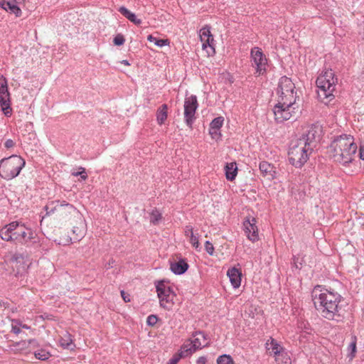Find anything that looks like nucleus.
Here are the masks:
<instances>
[{
	"label": "nucleus",
	"instance_id": "1",
	"mask_svg": "<svg viewBox=\"0 0 364 364\" xmlns=\"http://www.w3.org/2000/svg\"><path fill=\"white\" fill-rule=\"evenodd\" d=\"M311 299L315 309L322 317L329 321L343 322L345 310L341 301L343 297L333 289L322 285H316L311 291Z\"/></svg>",
	"mask_w": 364,
	"mask_h": 364
},
{
	"label": "nucleus",
	"instance_id": "2",
	"mask_svg": "<svg viewBox=\"0 0 364 364\" xmlns=\"http://www.w3.org/2000/svg\"><path fill=\"white\" fill-rule=\"evenodd\" d=\"M357 145L350 135L337 136L327 147V154L333 161L348 166L353 161Z\"/></svg>",
	"mask_w": 364,
	"mask_h": 364
},
{
	"label": "nucleus",
	"instance_id": "3",
	"mask_svg": "<svg viewBox=\"0 0 364 364\" xmlns=\"http://www.w3.org/2000/svg\"><path fill=\"white\" fill-rule=\"evenodd\" d=\"M0 237L6 242L26 244L34 238V232L18 221H14L0 229Z\"/></svg>",
	"mask_w": 364,
	"mask_h": 364
},
{
	"label": "nucleus",
	"instance_id": "4",
	"mask_svg": "<svg viewBox=\"0 0 364 364\" xmlns=\"http://www.w3.org/2000/svg\"><path fill=\"white\" fill-rule=\"evenodd\" d=\"M337 82L338 79L332 69H325L318 76L316 84L318 98L321 102L328 104L334 98L333 92Z\"/></svg>",
	"mask_w": 364,
	"mask_h": 364
},
{
	"label": "nucleus",
	"instance_id": "5",
	"mask_svg": "<svg viewBox=\"0 0 364 364\" xmlns=\"http://www.w3.org/2000/svg\"><path fill=\"white\" fill-rule=\"evenodd\" d=\"M302 139L293 140L288 151V159L290 164L297 168H301L309 160L313 150L303 142Z\"/></svg>",
	"mask_w": 364,
	"mask_h": 364
},
{
	"label": "nucleus",
	"instance_id": "6",
	"mask_svg": "<svg viewBox=\"0 0 364 364\" xmlns=\"http://www.w3.org/2000/svg\"><path fill=\"white\" fill-rule=\"evenodd\" d=\"M26 164L20 156L11 155L0 161V176L5 180H11L18 176Z\"/></svg>",
	"mask_w": 364,
	"mask_h": 364
},
{
	"label": "nucleus",
	"instance_id": "7",
	"mask_svg": "<svg viewBox=\"0 0 364 364\" xmlns=\"http://www.w3.org/2000/svg\"><path fill=\"white\" fill-rule=\"evenodd\" d=\"M250 61L255 69V76L265 75L267 73L268 59L259 47H253L250 50Z\"/></svg>",
	"mask_w": 364,
	"mask_h": 364
},
{
	"label": "nucleus",
	"instance_id": "8",
	"mask_svg": "<svg viewBox=\"0 0 364 364\" xmlns=\"http://www.w3.org/2000/svg\"><path fill=\"white\" fill-rule=\"evenodd\" d=\"M156 292L159 299L160 306L165 309H171L176 297L173 288L166 284L164 280L159 281L156 284Z\"/></svg>",
	"mask_w": 364,
	"mask_h": 364
},
{
	"label": "nucleus",
	"instance_id": "9",
	"mask_svg": "<svg viewBox=\"0 0 364 364\" xmlns=\"http://www.w3.org/2000/svg\"><path fill=\"white\" fill-rule=\"evenodd\" d=\"M198 107L197 97L191 95L186 97L184 100V121L186 124L191 129L196 120V112Z\"/></svg>",
	"mask_w": 364,
	"mask_h": 364
},
{
	"label": "nucleus",
	"instance_id": "10",
	"mask_svg": "<svg viewBox=\"0 0 364 364\" xmlns=\"http://www.w3.org/2000/svg\"><path fill=\"white\" fill-rule=\"evenodd\" d=\"M322 136V127L318 124H313L309 127L306 133L303 134L299 139H302L307 147L312 149L316 148L317 143Z\"/></svg>",
	"mask_w": 364,
	"mask_h": 364
},
{
	"label": "nucleus",
	"instance_id": "11",
	"mask_svg": "<svg viewBox=\"0 0 364 364\" xmlns=\"http://www.w3.org/2000/svg\"><path fill=\"white\" fill-rule=\"evenodd\" d=\"M298 108V105H294V107H285L283 105L276 104L272 109L275 121L277 123H282L290 119Z\"/></svg>",
	"mask_w": 364,
	"mask_h": 364
},
{
	"label": "nucleus",
	"instance_id": "12",
	"mask_svg": "<svg viewBox=\"0 0 364 364\" xmlns=\"http://www.w3.org/2000/svg\"><path fill=\"white\" fill-rule=\"evenodd\" d=\"M190 342L191 343L189 344H183L181 346V349L178 353L179 357H181L182 358L188 357L198 349H201L202 348L208 346V343L202 345L201 342H200L199 337L190 340Z\"/></svg>",
	"mask_w": 364,
	"mask_h": 364
},
{
	"label": "nucleus",
	"instance_id": "13",
	"mask_svg": "<svg viewBox=\"0 0 364 364\" xmlns=\"http://www.w3.org/2000/svg\"><path fill=\"white\" fill-rule=\"evenodd\" d=\"M0 105L1 111L6 117L12 114L11 94L6 86H0Z\"/></svg>",
	"mask_w": 364,
	"mask_h": 364
},
{
	"label": "nucleus",
	"instance_id": "14",
	"mask_svg": "<svg viewBox=\"0 0 364 364\" xmlns=\"http://www.w3.org/2000/svg\"><path fill=\"white\" fill-rule=\"evenodd\" d=\"M243 225L247 238L253 242L257 241L259 235L255 218H252L251 220L250 218L246 219L243 223Z\"/></svg>",
	"mask_w": 364,
	"mask_h": 364
},
{
	"label": "nucleus",
	"instance_id": "15",
	"mask_svg": "<svg viewBox=\"0 0 364 364\" xmlns=\"http://www.w3.org/2000/svg\"><path fill=\"white\" fill-rule=\"evenodd\" d=\"M189 265L186 259L181 258L177 262H171L170 264L171 271L176 275H181L188 269Z\"/></svg>",
	"mask_w": 364,
	"mask_h": 364
},
{
	"label": "nucleus",
	"instance_id": "16",
	"mask_svg": "<svg viewBox=\"0 0 364 364\" xmlns=\"http://www.w3.org/2000/svg\"><path fill=\"white\" fill-rule=\"evenodd\" d=\"M278 95L277 103L278 105H283L285 107H294L297 105L296 100L299 98L297 95Z\"/></svg>",
	"mask_w": 364,
	"mask_h": 364
},
{
	"label": "nucleus",
	"instance_id": "17",
	"mask_svg": "<svg viewBox=\"0 0 364 364\" xmlns=\"http://www.w3.org/2000/svg\"><path fill=\"white\" fill-rule=\"evenodd\" d=\"M227 275L228 276L233 288L237 289L240 286L242 272L239 269L236 267L229 269L228 270Z\"/></svg>",
	"mask_w": 364,
	"mask_h": 364
},
{
	"label": "nucleus",
	"instance_id": "18",
	"mask_svg": "<svg viewBox=\"0 0 364 364\" xmlns=\"http://www.w3.org/2000/svg\"><path fill=\"white\" fill-rule=\"evenodd\" d=\"M295 85L291 78L282 76L279 79L277 93L282 92L283 91L295 90Z\"/></svg>",
	"mask_w": 364,
	"mask_h": 364
},
{
	"label": "nucleus",
	"instance_id": "19",
	"mask_svg": "<svg viewBox=\"0 0 364 364\" xmlns=\"http://www.w3.org/2000/svg\"><path fill=\"white\" fill-rule=\"evenodd\" d=\"M0 7L11 14H14L16 17H20L22 14L21 9L13 1H0Z\"/></svg>",
	"mask_w": 364,
	"mask_h": 364
},
{
	"label": "nucleus",
	"instance_id": "20",
	"mask_svg": "<svg viewBox=\"0 0 364 364\" xmlns=\"http://www.w3.org/2000/svg\"><path fill=\"white\" fill-rule=\"evenodd\" d=\"M28 348L29 346H28L27 341L15 342L10 346V350L14 353H30L31 350Z\"/></svg>",
	"mask_w": 364,
	"mask_h": 364
},
{
	"label": "nucleus",
	"instance_id": "21",
	"mask_svg": "<svg viewBox=\"0 0 364 364\" xmlns=\"http://www.w3.org/2000/svg\"><path fill=\"white\" fill-rule=\"evenodd\" d=\"M118 11L124 16L126 18H127L129 21L133 23L134 24L139 26L141 23V20L138 18L135 14L130 11L125 6H120L118 9Z\"/></svg>",
	"mask_w": 364,
	"mask_h": 364
},
{
	"label": "nucleus",
	"instance_id": "22",
	"mask_svg": "<svg viewBox=\"0 0 364 364\" xmlns=\"http://www.w3.org/2000/svg\"><path fill=\"white\" fill-rule=\"evenodd\" d=\"M259 168L264 176H270L271 178H274L275 171L272 164L267 161H263L259 163Z\"/></svg>",
	"mask_w": 364,
	"mask_h": 364
},
{
	"label": "nucleus",
	"instance_id": "23",
	"mask_svg": "<svg viewBox=\"0 0 364 364\" xmlns=\"http://www.w3.org/2000/svg\"><path fill=\"white\" fill-rule=\"evenodd\" d=\"M266 348L268 350L272 348V350L274 356L279 354L282 351L286 350L284 347H282L280 345V343L277 341H276L272 337H270L269 339L267 340V341L266 342Z\"/></svg>",
	"mask_w": 364,
	"mask_h": 364
},
{
	"label": "nucleus",
	"instance_id": "24",
	"mask_svg": "<svg viewBox=\"0 0 364 364\" xmlns=\"http://www.w3.org/2000/svg\"><path fill=\"white\" fill-rule=\"evenodd\" d=\"M225 176L228 181H232L237 174V167L235 162L227 163L225 166Z\"/></svg>",
	"mask_w": 364,
	"mask_h": 364
},
{
	"label": "nucleus",
	"instance_id": "25",
	"mask_svg": "<svg viewBox=\"0 0 364 364\" xmlns=\"http://www.w3.org/2000/svg\"><path fill=\"white\" fill-rule=\"evenodd\" d=\"M60 346L64 349L73 350L75 347V345L73 343V340L72 338V336L66 333L63 336H62L59 340Z\"/></svg>",
	"mask_w": 364,
	"mask_h": 364
},
{
	"label": "nucleus",
	"instance_id": "26",
	"mask_svg": "<svg viewBox=\"0 0 364 364\" xmlns=\"http://www.w3.org/2000/svg\"><path fill=\"white\" fill-rule=\"evenodd\" d=\"M168 105L166 104L161 105L156 111V120L159 124H163L167 119Z\"/></svg>",
	"mask_w": 364,
	"mask_h": 364
},
{
	"label": "nucleus",
	"instance_id": "27",
	"mask_svg": "<svg viewBox=\"0 0 364 364\" xmlns=\"http://www.w3.org/2000/svg\"><path fill=\"white\" fill-rule=\"evenodd\" d=\"M35 358L40 360H47L51 357L50 353L44 348H38L33 351Z\"/></svg>",
	"mask_w": 364,
	"mask_h": 364
},
{
	"label": "nucleus",
	"instance_id": "28",
	"mask_svg": "<svg viewBox=\"0 0 364 364\" xmlns=\"http://www.w3.org/2000/svg\"><path fill=\"white\" fill-rule=\"evenodd\" d=\"M274 357L275 360L278 364H291V358L286 350L282 351Z\"/></svg>",
	"mask_w": 364,
	"mask_h": 364
},
{
	"label": "nucleus",
	"instance_id": "29",
	"mask_svg": "<svg viewBox=\"0 0 364 364\" xmlns=\"http://www.w3.org/2000/svg\"><path fill=\"white\" fill-rule=\"evenodd\" d=\"M147 40L149 42L154 43L156 46L160 48L169 44L168 39L158 38L156 37L153 36L152 35H149L147 37Z\"/></svg>",
	"mask_w": 364,
	"mask_h": 364
},
{
	"label": "nucleus",
	"instance_id": "30",
	"mask_svg": "<svg viewBox=\"0 0 364 364\" xmlns=\"http://www.w3.org/2000/svg\"><path fill=\"white\" fill-rule=\"evenodd\" d=\"M224 122V118L223 117H215L212 120L210 124V128L212 129H220Z\"/></svg>",
	"mask_w": 364,
	"mask_h": 364
},
{
	"label": "nucleus",
	"instance_id": "31",
	"mask_svg": "<svg viewBox=\"0 0 364 364\" xmlns=\"http://www.w3.org/2000/svg\"><path fill=\"white\" fill-rule=\"evenodd\" d=\"M217 364H235V362L230 355L223 354L217 358Z\"/></svg>",
	"mask_w": 364,
	"mask_h": 364
},
{
	"label": "nucleus",
	"instance_id": "32",
	"mask_svg": "<svg viewBox=\"0 0 364 364\" xmlns=\"http://www.w3.org/2000/svg\"><path fill=\"white\" fill-rule=\"evenodd\" d=\"M161 213L156 209H154L151 213L150 222L154 225H157L161 220Z\"/></svg>",
	"mask_w": 364,
	"mask_h": 364
},
{
	"label": "nucleus",
	"instance_id": "33",
	"mask_svg": "<svg viewBox=\"0 0 364 364\" xmlns=\"http://www.w3.org/2000/svg\"><path fill=\"white\" fill-rule=\"evenodd\" d=\"M213 42H214L213 36H212V40H210L209 38L204 39V41H202L203 48L206 49L207 48H209L210 49L211 53L214 54L215 53V51Z\"/></svg>",
	"mask_w": 364,
	"mask_h": 364
},
{
	"label": "nucleus",
	"instance_id": "34",
	"mask_svg": "<svg viewBox=\"0 0 364 364\" xmlns=\"http://www.w3.org/2000/svg\"><path fill=\"white\" fill-rule=\"evenodd\" d=\"M213 35L211 34L209 27H203L200 31V37L201 41H204V39L209 38L212 40Z\"/></svg>",
	"mask_w": 364,
	"mask_h": 364
},
{
	"label": "nucleus",
	"instance_id": "35",
	"mask_svg": "<svg viewBox=\"0 0 364 364\" xmlns=\"http://www.w3.org/2000/svg\"><path fill=\"white\" fill-rule=\"evenodd\" d=\"M71 174L74 176H80L81 181H85L87 178V174L85 168L81 166L78 168L77 171H73Z\"/></svg>",
	"mask_w": 364,
	"mask_h": 364
},
{
	"label": "nucleus",
	"instance_id": "36",
	"mask_svg": "<svg viewBox=\"0 0 364 364\" xmlns=\"http://www.w3.org/2000/svg\"><path fill=\"white\" fill-rule=\"evenodd\" d=\"M21 323L18 320H12L11 332L16 335L19 334L21 332Z\"/></svg>",
	"mask_w": 364,
	"mask_h": 364
},
{
	"label": "nucleus",
	"instance_id": "37",
	"mask_svg": "<svg viewBox=\"0 0 364 364\" xmlns=\"http://www.w3.org/2000/svg\"><path fill=\"white\" fill-rule=\"evenodd\" d=\"M190 240V242L192 244V245L193 246V247L197 250V251H200L201 250V247L200 246V243H199V241H198V234L197 235H193V237H189Z\"/></svg>",
	"mask_w": 364,
	"mask_h": 364
},
{
	"label": "nucleus",
	"instance_id": "38",
	"mask_svg": "<svg viewBox=\"0 0 364 364\" xmlns=\"http://www.w3.org/2000/svg\"><path fill=\"white\" fill-rule=\"evenodd\" d=\"M292 259H293V262H292L293 267H294L297 269H301L302 267L304 259L303 258L300 259L298 256H293Z\"/></svg>",
	"mask_w": 364,
	"mask_h": 364
},
{
	"label": "nucleus",
	"instance_id": "39",
	"mask_svg": "<svg viewBox=\"0 0 364 364\" xmlns=\"http://www.w3.org/2000/svg\"><path fill=\"white\" fill-rule=\"evenodd\" d=\"M348 350L350 352L349 357L353 359L355 357L356 352V341L351 342L348 346Z\"/></svg>",
	"mask_w": 364,
	"mask_h": 364
},
{
	"label": "nucleus",
	"instance_id": "40",
	"mask_svg": "<svg viewBox=\"0 0 364 364\" xmlns=\"http://www.w3.org/2000/svg\"><path fill=\"white\" fill-rule=\"evenodd\" d=\"M159 318L156 315L151 314L146 318V323L148 326H154L158 321Z\"/></svg>",
	"mask_w": 364,
	"mask_h": 364
},
{
	"label": "nucleus",
	"instance_id": "41",
	"mask_svg": "<svg viewBox=\"0 0 364 364\" xmlns=\"http://www.w3.org/2000/svg\"><path fill=\"white\" fill-rule=\"evenodd\" d=\"M28 346H29V350L31 352L32 350H35L36 348H39V343L36 339H29L27 340Z\"/></svg>",
	"mask_w": 364,
	"mask_h": 364
},
{
	"label": "nucleus",
	"instance_id": "42",
	"mask_svg": "<svg viewBox=\"0 0 364 364\" xmlns=\"http://www.w3.org/2000/svg\"><path fill=\"white\" fill-rule=\"evenodd\" d=\"M125 39L122 34H117L113 39L115 46H122L124 43Z\"/></svg>",
	"mask_w": 364,
	"mask_h": 364
},
{
	"label": "nucleus",
	"instance_id": "43",
	"mask_svg": "<svg viewBox=\"0 0 364 364\" xmlns=\"http://www.w3.org/2000/svg\"><path fill=\"white\" fill-rule=\"evenodd\" d=\"M205 250L210 255H214L215 248L213 245L208 240L205 242Z\"/></svg>",
	"mask_w": 364,
	"mask_h": 364
},
{
	"label": "nucleus",
	"instance_id": "44",
	"mask_svg": "<svg viewBox=\"0 0 364 364\" xmlns=\"http://www.w3.org/2000/svg\"><path fill=\"white\" fill-rule=\"evenodd\" d=\"M73 234H76V236L73 237L75 241H79L82 237V232L81 230H79L77 228H73Z\"/></svg>",
	"mask_w": 364,
	"mask_h": 364
},
{
	"label": "nucleus",
	"instance_id": "45",
	"mask_svg": "<svg viewBox=\"0 0 364 364\" xmlns=\"http://www.w3.org/2000/svg\"><path fill=\"white\" fill-rule=\"evenodd\" d=\"M200 336L204 341H206L208 339V336L207 334L205 333V332L202 331H196L192 333L193 337H196Z\"/></svg>",
	"mask_w": 364,
	"mask_h": 364
},
{
	"label": "nucleus",
	"instance_id": "46",
	"mask_svg": "<svg viewBox=\"0 0 364 364\" xmlns=\"http://www.w3.org/2000/svg\"><path fill=\"white\" fill-rule=\"evenodd\" d=\"M184 234L186 237H193L194 232L192 226L186 225L184 229Z\"/></svg>",
	"mask_w": 364,
	"mask_h": 364
},
{
	"label": "nucleus",
	"instance_id": "47",
	"mask_svg": "<svg viewBox=\"0 0 364 364\" xmlns=\"http://www.w3.org/2000/svg\"><path fill=\"white\" fill-rule=\"evenodd\" d=\"M23 255L19 252H15L11 257L12 260L15 262H19L21 259H23Z\"/></svg>",
	"mask_w": 364,
	"mask_h": 364
},
{
	"label": "nucleus",
	"instance_id": "48",
	"mask_svg": "<svg viewBox=\"0 0 364 364\" xmlns=\"http://www.w3.org/2000/svg\"><path fill=\"white\" fill-rule=\"evenodd\" d=\"M181 358H182L179 357L178 354L176 353L169 360L168 364H177Z\"/></svg>",
	"mask_w": 364,
	"mask_h": 364
},
{
	"label": "nucleus",
	"instance_id": "49",
	"mask_svg": "<svg viewBox=\"0 0 364 364\" xmlns=\"http://www.w3.org/2000/svg\"><path fill=\"white\" fill-rule=\"evenodd\" d=\"M358 156L360 160H364V143H360L358 150Z\"/></svg>",
	"mask_w": 364,
	"mask_h": 364
},
{
	"label": "nucleus",
	"instance_id": "50",
	"mask_svg": "<svg viewBox=\"0 0 364 364\" xmlns=\"http://www.w3.org/2000/svg\"><path fill=\"white\" fill-rule=\"evenodd\" d=\"M14 145H15V142L14 141V140L11 139H6L4 143V146L6 149H10V148L13 147Z\"/></svg>",
	"mask_w": 364,
	"mask_h": 364
},
{
	"label": "nucleus",
	"instance_id": "51",
	"mask_svg": "<svg viewBox=\"0 0 364 364\" xmlns=\"http://www.w3.org/2000/svg\"><path fill=\"white\" fill-rule=\"evenodd\" d=\"M6 86V87H8V82H7V79L4 76V75H1L0 76V86Z\"/></svg>",
	"mask_w": 364,
	"mask_h": 364
},
{
	"label": "nucleus",
	"instance_id": "52",
	"mask_svg": "<svg viewBox=\"0 0 364 364\" xmlns=\"http://www.w3.org/2000/svg\"><path fill=\"white\" fill-rule=\"evenodd\" d=\"M209 134L212 136L213 138H214V136L215 135H220V129H212L211 128L209 127Z\"/></svg>",
	"mask_w": 364,
	"mask_h": 364
},
{
	"label": "nucleus",
	"instance_id": "53",
	"mask_svg": "<svg viewBox=\"0 0 364 364\" xmlns=\"http://www.w3.org/2000/svg\"><path fill=\"white\" fill-rule=\"evenodd\" d=\"M206 358L205 356H200L196 360V364H205Z\"/></svg>",
	"mask_w": 364,
	"mask_h": 364
},
{
	"label": "nucleus",
	"instance_id": "54",
	"mask_svg": "<svg viewBox=\"0 0 364 364\" xmlns=\"http://www.w3.org/2000/svg\"><path fill=\"white\" fill-rule=\"evenodd\" d=\"M121 294H122V296L125 302L130 301V299L129 297V295L126 296L125 292L124 291H121Z\"/></svg>",
	"mask_w": 364,
	"mask_h": 364
},
{
	"label": "nucleus",
	"instance_id": "55",
	"mask_svg": "<svg viewBox=\"0 0 364 364\" xmlns=\"http://www.w3.org/2000/svg\"><path fill=\"white\" fill-rule=\"evenodd\" d=\"M280 95H297L296 91L291 90V91H283L282 92H279Z\"/></svg>",
	"mask_w": 364,
	"mask_h": 364
},
{
	"label": "nucleus",
	"instance_id": "56",
	"mask_svg": "<svg viewBox=\"0 0 364 364\" xmlns=\"http://www.w3.org/2000/svg\"><path fill=\"white\" fill-rule=\"evenodd\" d=\"M45 210H46L47 214H50V213H53V212H54L55 208H51V209H50V210H49V208H48V205H46V206H45Z\"/></svg>",
	"mask_w": 364,
	"mask_h": 364
},
{
	"label": "nucleus",
	"instance_id": "57",
	"mask_svg": "<svg viewBox=\"0 0 364 364\" xmlns=\"http://www.w3.org/2000/svg\"><path fill=\"white\" fill-rule=\"evenodd\" d=\"M120 63L127 66L131 65L127 60H122V61H120Z\"/></svg>",
	"mask_w": 364,
	"mask_h": 364
},
{
	"label": "nucleus",
	"instance_id": "58",
	"mask_svg": "<svg viewBox=\"0 0 364 364\" xmlns=\"http://www.w3.org/2000/svg\"><path fill=\"white\" fill-rule=\"evenodd\" d=\"M61 206H70V207H73L72 205L66 203V201H63V203H61Z\"/></svg>",
	"mask_w": 364,
	"mask_h": 364
},
{
	"label": "nucleus",
	"instance_id": "59",
	"mask_svg": "<svg viewBox=\"0 0 364 364\" xmlns=\"http://www.w3.org/2000/svg\"><path fill=\"white\" fill-rule=\"evenodd\" d=\"M21 327H22L23 328H26V329H28L30 328L26 324H23V325L21 324Z\"/></svg>",
	"mask_w": 364,
	"mask_h": 364
},
{
	"label": "nucleus",
	"instance_id": "60",
	"mask_svg": "<svg viewBox=\"0 0 364 364\" xmlns=\"http://www.w3.org/2000/svg\"><path fill=\"white\" fill-rule=\"evenodd\" d=\"M15 4H21L24 1V0H14Z\"/></svg>",
	"mask_w": 364,
	"mask_h": 364
}]
</instances>
